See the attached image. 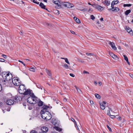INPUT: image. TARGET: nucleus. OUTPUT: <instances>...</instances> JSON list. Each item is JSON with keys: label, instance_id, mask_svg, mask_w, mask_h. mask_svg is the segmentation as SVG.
<instances>
[{"label": "nucleus", "instance_id": "0e129e2a", "mask_svg": "<svg viewBox=\"0 0 133 133\" xmlns=\"http://www.w3.org/2000/svg\"><path fill=\"white\" fill-rule=\"evenodd\" d=\"M98 84H99V86H101L102 85V83L100 82H98Z\"/></svg>", "mask_w": 133, "mask_h": 133}, {"label": "nucleus", "instance_id": "aec40b11", "mask_svg": "<svg viewBox=\"0 0 133 133\" xmlns=\"http://www.w3.org/2000/svg\"><path fill=\"white\" fill-rule=\"evenodd\" d=\"M97 9H98V10L102 11L104 10V8L102 7L100 5H98Z\"/></svg>", "mask_w": 133, "mask_h": 133}, {"label": "nucleus", "instance_id": "dca6fc26", "mask_svg": "<svg viewBox=\"0 0 133 133\" xmlns=\"http://www.w3.org/2000/svg\"><path fill=\"white\" fill-rule=\"evenodd\" d=\"M106 5L108 6L110 4V1H109L105 0L103 2Z\"/></svg>", "mask_w": 133, "mask_h": 133}, {"label": "nucleus", "instance_id": "603ef678", "mask_svg": "<svg viewBox=\"0 0 133 133\" xmlns=\"http://www.w3.org/2000/svg\"><path fill=\"white\" fill-rule=\"evenodd\" d=\"M71 120L72 121L74 122V124L75 123V122H76V121H75L74 119L72 118H71Z\"/></svg>", "mask_w": 133, "mask_h": 133}, {"label": "nucleus", "instance_id": "774afa93", "mask_svg": "<svg viewBox=\"0 0 133 133\" xmlns=\"http://www.w3.org/2000/svg\"><path fill=\"white\" fill-rule=\"evenodd\" d=\"M18 61L19 62L21 63L22 64L23 63L22 61L20 60H18Z\"/></svg>", "mask_w": 133, "mask_h": 133}, {"label": "nucleus", "instance_id": "13d9d810", "mask_svg": "<svg viewBox=\"0 0 133 133\" xmlns=\"http://www.w3.org/2000/svg\"><path fill=\"white\" fill-rule=\"evenodd\" d=\"M74 124L76 128L77 127H78L77 124L76 122H75V123Z\"/></svg>", "mask_w": 133, "mask_h": 133}, {"label": "nucleus", "instance_id": "f03ea898", "mask_svg": "<svg viewBox=\"0 0 133 133\" xmlns=\"http://www.w3.org/2000/svg\"><path fill=\"white\" fill-rule=\"evenodd\" d=\"M6 101L5 103L8 105H11L15 103H17L19 100L18 97H15L13 99H8L6 98Z\"/></svg>", "mask_w": 133, "mask_h": 133}, {"label": "nucleus", "instance_id": "4be33fe9", "mask_svg": "<svg viewBox=\"0 0 133 133\" xmlns=\"http://www.w3.org/2000/svg\"><path fill=\"white\" fill-rule=\"evenodd\" d=\"M28 105V109L29 110H32L33 109V106L31 104H30Z\"/></svg>", "mask_w": 133, "mask_h": 133}, {"label": "nucleus", "instance_id": "58836bf2", "mask_svg": "<svg viewBox=\"0 0 133 133\" xmlns=\"http://www.w3.org/2000/svg\"><path fill=\"white\" fill-rule=\"evenodd\" d=\"M55 12L58 15H59V11L57 10H55Z\"/></svg>", "mask_w": 133, "mask_h": 133}, {"label": "nucleus", "instance_id": "c03bdc74", "mask_svg": "<svg viewBox=\"0 0 133 133\" xmlns=\"http://www.w3.org/2000/svg\"><path fill=\"white\" fill-rule=\"evenodd\" d=\"M110 117L112 118H115L116 117V116L114 115H110Z\"/></svg>", "mask_w": 133, "mask_h": 133}, {"label": "nucleus", "instance_id": "4468645a", "mask_svg": "<svg viewBox=\"0 0 133 133\" xmlns=\"http://www.w3.org/2000/svg\"><path fill=\"white\" fill-rule=\"evenodd\" d=\"M108 10H112V11L114 12H117L119 10V8L117 7L114 8L113 9H109Z\"/></svg>", "mask_w": 133, "mask_h": 133}, {"label": "nucleus", "instance_id": "de8ad7c7", "mask_svg": "<svg viewBox=\"0 0 133 133\" xmlns=\"http://www.w3.org/2000/svg\"><path fill=\"white\" fill-rule=\"evenodd\" d=\"M92 9L91 8H89L88 11V12L90 13L91 12H92Z\"/></svg>", "mask_w": 133, "mask_h": 133}, {"label": "nucleus", "instance_id": "b1692460", "mask_svg": "<svg viewBox=\"0 0 133 133\" xmlns=\"http://www.w3.org/2000/svg\"><path fill=\"white\" fill-rule=\"evenodd\" d=\"M6 72H2V76L3 77L4 79L5 78V76L6 74H8Z\"/></svg>", "mask_w": 133, "mask_h": 133}, {"label": "nucleus", "instance_id": "5fc2aeb1", "mask_svg": "<svg viewBox=\"0 0 133 133\" xmlns=\"http://www.w3.org/2000/svg\"><path fill=\"white\" fill-rule=\"evenodd\" d=\"M70 76L73 77H75L74 75L72 74H70Z\"/></svg>", "mask_w": 133, "mask_h": 133}, {"label": "nucleus", "instance_id": "412c9836", "mask_svg": "<svg viewBox=\"0 0 133 133\" xmlns=\"http://www.w3.org/2000/svg\"><path fill=\"white\" fill-rule=\"evenodd\" d=\"M124 57V59L127 61V63L129 65H130V63H129V62L128 61V58H127V57L125 56V55H124L123 56Z\"/></svg>", "mask_w": 133, "mask_h": 133}, {"label": "nucleus", "instance_id": "e2e57ef3", "mask_svg": "<svg viewBox=\"0 0 133 133\" xmlns=\"http://www.w3.org/2000/svg\"><path fill=\"white\" fill-rule=\"evenodd\" d=\"M63 100L64 102H66L67 101V99L66 98H64L63 99Z\"/></svg>", "mask_w": 133, "mask_h": 133}, {"label": "nucleus", "instance_id": "5701e85b", "mask_svg": "<svg viewBox=\"0 0 133 133\" xmlns=\"http://www.w3.org/2000/svg\"><path fill=\"white\" fill-rule=\"evenodd\" d=\"M100 108L102 110L105 109V108L104 105L102 103H99Z\"/></svg>", "mask_w": 133, "mask_h": 133}, {"label": "nucleus", "instance_id": "c756f323", "mask_svg": "<svg viewBox=\"0 0 133 133\" xmlns=\"http://www.w3.org/2000/svg\"><path fill=\"white\" fill-rule=\"evenodd\" d=\"M63 66L66 69H68L69 68L68 65L66 64H64L63 65Z\"/></svg>", "mask_w": 133, "mask_h": 133}, {"label": "nucleus", "instance_id": "7ed1b4c3", "mask_svg": "<svg viewBox=\"0 0 133 133\" xmlns=\"http://www.w3.org/2000/svg\"><path fill=\"white\" fill-rule=\"evenodd\" d=\"M21 82L18 77H14L13 78L11 82L15 86H19L21 85Z\"/></svg>", "mask_w": 133, "mask_h": 133}, {"label": "nucleus", "instance_id": "ea45409f", "mask_svg": "<svg viewBox=\"0 0 133 133\" xmlns=\"http://www.w3.org/2000/svg\"><path fill=\"white\" fill-rule=\"evenodd\" d=\"M91 18L92 20H94L95 18V17L93 15H91Z\"/></svg>", "mask_w": 133, "mask_h": 133}, {"label": "nucleus", "instance_id": "79ce46f5", "mask_svg": "<svg viewBox=\"0 0 133 133\" xmlns=\"http://www.w3.org/2000/svg\"><path fill=\"white\" fill-rule=\"evenodd\" d=\"M88 9H80L79 10L81 11H86Z\"/></svg>", "mask_w": 133, "mask_h": 133}, {"label": "nucleus", "instance_id": "9b49d317", "mask_svg": "<svg viewBox=\"0 0 133 133\" xmlns=\"http://www.w3.org/2000/svg\"><path fill=\"white\" fill-rule=\"evenodd\" d=\"M31 90L30 89H26L25 91V92L23 94L24 95H30L31 94Z\"/></svg>", "mask_w": 133, "mask_h": 133}, {"label": "nucleus", "instance_id": "3c124183", "mask_svg": "<svg viewBox=\"0 0 133 133\" xmlns=\"http://www.w3.org/2000/svg\"><path fill=\"white\" fill-rule=\"evenodd\" d=\"M5 61V60L4 59L0 58V61L1 62H4Z\"/></svg>", "mask_w": 133, "mask_h": 133}, {"label": "nucleus", "instance_id": "c9c22d12", "mask_svg": "<svg viewBox=\"0 0 133 133\" xmlns=\"http://www.w3.org/2000/svg\"><path fill=\"white\" fill-rule=\"evenodd\" d=\"M86 54L87 55H91L93 56L94 55V54L93 53H87Z\"/></svg>", "mask_w": 133, "mask_h": 133}, {"label": "nucleus", "instance_id": "a211bd4d", "mask_svg": "<svg viewBox=\"0 0 133 133\" xmlns=\"http://www.w3.org/2000/svg\"><path fill=\"white\" fill-rule=\"evenodd\" d=\"M46 72L47 73L48 75L50 76L51 77V71L48 69H46Z\"/></svg>", "mask_w": 133, "mask_h": 133}, {"label": "nucleus", "instance_id": "f8f14e48", "mask_svg": "<svg viewBox=\"0 0 133 133\" xmlns=\"http://www.w3.org/2000/svg\"><path fill=\"white\" fill-rule=\"evenodd\" d=\"M41 130L42 131L41 132H46L48 131V129L47 127L46 126H44L41 128Z\"/></svg>", "mask_w": 133, "mask_h": 133}, {"label": "nucleus", "instance_id": "6e6552de", "mask_svg": "<svg viewBox=\"0 0 133 133\" xmlns=\"http://www.w3.org/2000/svg\"><path fill=\"white\" fill-rule=\"evenodd\" d=\"M12 76L11 74L10 73H8L5 76V78L7 81H8L10 82H12Z\"/></svg>", "mask_w": 133, "mask_h": 133}, {"label": "nucleus", "instance_id": "69168bd1", "mask_svg": "<svg viewBox=\"0 0 133 133\" xmlns=\"http://www.w3.org/2000/svg\"><path fill=\"white\" fill-rule=\"evenodd\" d=\"M100 21L102 22L103 21V18L102 17L100 19Z\"/></svg>", "mask_w": 133, "mask_h": 133}, {"label": "nucleus", "instance_id": "4c0bfd02", "mask_svg": "<svg viewBox=\"0 0 133 133\" xmlns=\"http://www.w3.org/2000/svg\"><path fill=\"white\" fill-rule=\"evenodd\" d=\"M76 22L78 23H79L81 22L80 20H79V19L78 18H77V19H76Z\"/></svg>", "mask_w": 133, "mask_h": 133}, {"label": "nucleus", "instance_id": "680f3d73", "mask_svg": "<svg viewBox=\"0 0 133 133\" xmlns=\"http://www.w3.org/2000/svg\"><path fill=\"white\" fill-rule=\"evenodd\" d=\"M129 76L131 77L132 78H133V75L132 74H130Z\"/></svg>", "mask_w": 133, "mask_h": 133}, {"label": "nucleus", "instance_id": "72a5a7b5", "mask_svg": "<svg viewBox=\"0 0 133 133\" xmlns=\"http://www.w3.org/2000/svg\"><path fill=\"white\" fill-rule=\"evenodd\" d=\"M92 6L94 8L97 9L98 5L96 4H94L93 5H92Z\"/></svg>", "mask_w": 133, "mask_h": 133}, {"label": "nucleus", "instance_id": "f257e3e1", "mask_svg": "<svg viewBox=\"0 0 133 133\" xmlns=\"http://www.w3.org/2000/svg\"><path fill=\"white\" fill-rule=\"evenodd\" d=\"M49 108L48 106H44L43 107L42 109L41 112L42 118L46 120H49L52 118L51 114L48 111L47 109Z\"/></svg>", "mask_w": 133, "mask_h": 133}, {"label": "nucleus", "instance_id": "338daca9", "mask_svg": "<svg viewBox=\"0 0 133 133\" xmlns=\"http://www.w3.org/2000/svg\"><path fill=\"white\" fill-rule=\"evenodd\" d=\"M77 18L76 17H74V19L75 20V21H76V19H77Z\"/></svg>", "mask_w": 133, "mask_h": 133}, {"label": "nucleus", "instance_id": "bf43d9fd", "mask_svg": "<svg viewBox=\"0 0 133 133\" xmlns=\"http://www.w3.org/2000/svg\"><path fill=\"white\" fill-rule=\"evenodd\" d=\"M70 31L72 34H75V32L73 31L70 30Z\"/></svg>", "mask_w": 133, "mask_h": 133}, {"label": "nucleus", "instance_id": "37998d69", "mask_svg": "<svg viewBox=\"0 0 133 133\" xmlns=\"http://www.w3.org/2000/svg\"><path fill=\"white\" fill-rule=\"evenodd\" d=\"M2 57H3L5 58H7V56L5 55L4 54H2Z\"/></svg>", "mask_w": 133, "mask_h": 133}, {"label": "nucleus", "instance_id": "8fccbe9b", "mask_svg": "<svg viewBox=\"0 0 133 133\" xmlns=\"http://www.w3.org/2000/svg\"><path fill=\"white\" fill-rule=\"evenodd\" d=\"M115 4L114 3H111V7L112 8V9L114 8V5Z\"/></svg>", "mask_w": 133, "mask_h": 133}, {"label": "nucleus", "instance_id": "ddd939ff", "mask_svg": "<svg viewBox=\"0 0 133 133\" xmlns=\"http://www.w3.org/2000/svg\"><path fill=\"white\" fill-rule=\"evenodd\" d=\"M109 54L114 59H118V57L116 55L114 54L111 52H110Z\"/></svg>", "mask_w": 133, "mask_h": 133}, {"label": "nucleus", "instance_id": "1a4fd4ad", "mask_svg": "<svg viewBox=\"0 0 133 133\" xmlns=\"http://www.w3.org/2000/svg\"><path fill=\"white\" fill-rule=\"evenodd\" d=\"M30 96L32 97V104H35L38 102L37 100V98L34 95V94L32 93L30 95Z\"/></svg>", "mask_w": 133, "mask_h": 133}, {"label": "nucleus", "instance_id": "423d86ee", "mask_svg": "<svg viewBox=\"0 0 133 133\" xmlns=\"http://www.w3.org/2000/svg\"><path fill=\"white\" fill-rule=\"evenodd\" d=\"M12 83L11 82H10L6 80H3L2 82V84L4 87L10 86L11 84Z\"/></svg>", "mask_w": 133, "mask_h": 133}, {"label": "nucleus", "instance_id": "bb28decb", "mask_svg": "<svg viewBox=\"0 0 133 133\" xmlns=\"http://www.w3.org/2000/svg\"><path fill=\"white\" fill-rule=\"evenodd\" d=\"M131 11L130 10H126L125 12V14L127 15H128L130 12Z\"/></svg>", "mask_w": 133, "mask_h": 133}, {"label": "nucleus", "instance_id": "393cba45", "mask_svg": "<svg viewBox=\"0 0 133 133\" xmlns=\"http://www.w3.org/2000/svg\"><path fill=\"white\" fill-rule=\"evenodd\" d=\"M61 58L64 59L65 62L66 63H67L68 64H70V63L68 61V58Z\"/></svg>", "mask_w": 133, "mask_h": 133}, {"label": "nucleus", "instance_id": "e433bc0d", "mask_svg": "<svg viewBox=\"0 0 133 133\" xmlns=\"http://www.w3.org/2000/svg\"><path fill=\"white\" fill-rule=\"evenodd\" d=\"M107 128H108L109 131L111 132H112V130H111V128L110 127H109V126L108 125H107Z\"/></svg>", "mask_w": 133, "mask_h": 133}, {"label": "nucleus", "instance_id": "0eeeda50", "mask_svg": "<svg viewBox=\"0 0 133 133\" xmlns=\"http://www.w3.org/2000/svg\"><path fill=\"white\" fill-rule=\"evenodd\" d=\"M53 2L55 4L57 5L55 6L56 8L60 9L61 8V2H59L58 0H53Z\"/></svg>", "mask_w": 133, "mask_h": 133}, {"label": "nucleus", "instance_id": "864d4df0", "mask_svg": "<svg viewBox=\"0 0 133 133\" xmlns=\"http://www.w3.org/2000/svg\"><path fill=\"white\" fill-rule=\"evenodd\" d=\"M83 73L84 74H89V73L87 71H83Z\"/></svg>", "mask_w": 133, "mask_h": 133}, {"label": "nucleus", "instance_id": "f704fd0d", "mask_svg": "<svg viewBox=\"0 0 133 133\" xmlns=\"http://www.w3.org/2000/svg\"><path fill=\"white\" fill-rule=\"evenodd\" d=\"M112 2L114 3L115 5L117 4L118 2L114 1H112Z\"/></svg>", "mask_w": 133, "mask_h": 133}, {"label": "nucleus", "instance_id": "a19ab883", "mask_svg": "<svg viewBox=\"0 0 133 133\" xmlns=\"http://www.w3.org/2000/svg\"><path fill=\"white\" fill-rule=\"evenodd\" d=\"M30 133H37V132L36 131L32 130L31 131Z\"/></svg>", "mask_w": 133, "mask_h": 133}, {"label": "nucleus", "instance_id": "49530a36", "mask_svg": "<svg viewBox=\"0 0 133 133\" xmlns=\"http://www.w3.org/2000/svg\"><path fill=\"white\" fill-rule=\"evenodd\" d=\"M128 33L132 36L133 35V32L132 31V30Z\"/></svg>", "mask_w": 133, "mask_h": 133}, {"label": "nucleus", "instance_id": "f3484780", "mask_svg": "<svg viewBox=\"0 0 133 133\" xmlns=\"http://www.w3.org/2000/svg\"><path fill=\"white\" fill-rule=\"evenodd\" d=\"M52 124L54 125H56L57 124L56 119L54 118H53L52 119Z\"/></svg>", "mask_w": 133, "mask_h": 133}, {"label": "nucleus", "instance_id": "39448f33", "mask_svg": "<svg viewBox=\"0 0 133 133\" xmlns=\"http://www.w3.org/2000/svg\"><path fill=\"white\" fill-rule=\"evenodd\" d=\"M61 5H62L68 8H70L74 6V5L69 3L65 2H61Z\"/></svg>", "mask_w": 133, "mask_h": 133}, {"label": "nucleus", "instance_id": "6ab92c4d", "mask_svg": "<svg viewBox=\"0 0 133 133\" xmlns=\"http://www.w3.org/2000/svg\"><path fill=\"white\" fill-rule=\"evenodd\" d=\"M39 5L42 8L45 9L46 10H47V9L45 8V6L43 3L41 2L39 4Z\"/></svg>", "mask_w": 133, "mask_h": 133}, {"label": "nucleus", "instance_id": "4d7b16f0", "mask_svg": "<svg viewBox=\"0 0 133 133\" xmlns=\"http://www.w3.org/2000/svg\"><path fill=\"white\" fill-rule=\"evenodd\" d=\"M3 71L1 68L0 67V75L2 74Z\"/></svg>", "mask_w": 133, "mask_h": 133}, {"label": "nucleus", "instance_id": "20e7f679", "mask_svg": "<svg viewBox=\"0 0 133 133\" xmlns=\"http://www.w3.org/2000/svg\"><path fill=\"white\" fill-rule=\"evenodd\" d=\"M26 88L24 85L21 84L19 86L18 91L21 94H22L26 89Z\"/></svg>", "mask_w": 133, "mask_h": 133}, {"label": "nucleus", "instance_id": "6e6d98bb", "mask_svg": "<svg viewBox=\"0 0 133 133\" xmlns=\"http://www.w3.org/2000/svg\"><path fill=\"white\" fill-rule=\"evenodd\" d=\"M90 103L91 104V105H93L94 104V102L93 101H90Z\"/></svg>", "mask_w": 133, "mask_h": 133}, {"label": "nucleus", "instance_id": "cd10ccee", "mask_svg": "<svg viewBox=\"0 0 133 133\" xmlns=\"http://www.w3.org/2000/svg\"><path fill=\"white\" fill-rule=\"evenodd\" d=\"M95 96L96 98L98 99H100L101 98L100 95L97 94H95Z\"/></svg>", "mask_w": 133, "mask_h": 133}, {"label": "nucleus", "instance_id": "a878e982", "mask_svg": "<svg viewBox=\"0 0 133 133\" xmlns=\"http://www.w3.org/2000/svg\"><path fill=\"white\" fill-rule=\"evenodd\" d=\"M43 104V102L40 100L39 101L38 103V105L39 106H42Z\"/></svg>", "mask_w": 133, "mask_h": 133}, {"label": "nucleus", "instance_id": "c85d7f7f", "mask_svg": "<svg viewBox=\"0 0 133 133\" xmlns=\"http://www.w3.org/2000/svg\"><path fill=\"white\" fill-rule=\"evenodd\" d=\"M125 29L128 32H129L131 30V29L130 28L128 27H126L125 28Z\"/></svg>", "mask_w": 133, "mask_h": 133}, {"label": "nucleus", "instance_id": "2eb2a0df", "mask_svg": "<svg viewBox=\"0 0 133 133\" xmlns=\"http://www.w3.org/2000/svg\"><path fill=\"white\" fill-rule=\"evenodd\" d=\"M32 97H28L27 99L28 102L30 104H32Z\"/></svg>", "mask_w": 133, "mask_h": 133}, {"label": "nucleus", "instance_id": "473e14b6", "mask_svg": "<svg viewBox=\"0 0 133 133\" xmlns=\"http://www.w3.org/2000/svg\"><path fill=\"white\" fill-rule=\"evenodd\" d=\"M78 91V92L80 94H82V92L81 90L79 88H78L77 89H76Z\"/></svg>", "mask_w": 133, "mask_h": 133}, {"label": "nucleus", "instance_id": "7c9ffc66", "mask_svg": "<svg viewBox=\"0 0 133 133\" xmlns=\"http://www.w3.org/2000/svg\"><path fill=\"white\" fill-rule=\"evenodd\" d=\"M29 70L33 72H34L35 71V69L34 68L32 67L30 68L29 69Z\"/></svg>", "mask_w": 133, "mask_h": 133}, {"label": "nucleus", "instance_id": "a18cd8bd", "mask_svg": "<svg viewBox=\"0 0 133 133\" xmlns=\"http://www.w3.org/2000/svg\"><path fill=\"white\" fill-rule=\"evenodd\" d=\"M32 2L35 3H36V4H39V2H37L36 1H35V0H32Z\"/></svg>", "mask_w": 133, "mask_h": 133}, {"label": "nucleus", "instance_id": "2f4dec72", "mask_svg": "<svg viewBox=\"0 0 133 133\" xmlns=\"http://www.w3.org/2000/svg\"><path fill=\"white\" fill-rule=\"evenodd\" d=\"M132 5L131 4H124V7L128 6L129 7L131 6Z\"/></svg>", "mask_w": 133, "mask_h": 133}, {"label": "nucleus", "instance_id": "09e8293b", "mask_svg": "<svg viewBox=\"0 0 133 133\" xmlns=\"http://www.w3.org/2000/svg\"><path fill=\"white\" fill-rule=\"evenodd\" d=\"M77 61L79 62H81L82 63H84V61H82L81 59H77Z\"/></svg>", "mask_w": 133, "mask_h": 133}, {"label": "nucleus", "instance_id": "052dcab7", "mask_svg": "<svg viewBox=\"0 0 133 133\" xmlns=\"http://www.w3.org/2000/svg\"><path fill=\"white\" fill-rule=\"evenodd\" d=\"M121 118L120 117H119L118 118H117V119L119 121L121 120Z\"/></svg>", "mask_w": 133, "mask_h": 133}, {"label": "nucleus", "instance_id": "9d476101", "mask_svg": "<svg viewBox=\"0 0 133 133\" xmlns=\"http://www.w3.org/2000/svg\"><path fill=\"white\" fill-rule=\"evenodd\" d=\"M109 44L111 45L112 48L114 50H115L117 49L116 47L115 46V45L114 43L113 42H111L110 41H109Z\"/></svg>", "mask_w": 133, "mask_h": 133}]
</instances>
